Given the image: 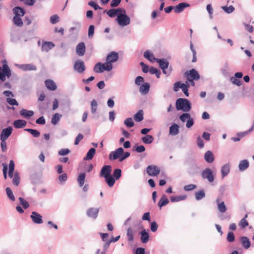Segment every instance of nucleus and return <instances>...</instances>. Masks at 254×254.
Segmentation results:
<instances>
[{"instance_id": "obj_53", "label": "nucleus", "mask_w": 254, "mask_h": 254, "mask_svg": "<svg viewBox=\"0 0 254 254\" xmlns=\"http://www.w3.org/2000/svg\"><path fill=\"white\" fill-rule=\"evenodd\" d=\"M25 130L30 133L34 137H37L40 135V132L37 130L31 128H26Z\"/></svg>"}, {"instance_id": "obj_31", "label": "nucleus", "mask_w": 254, "mask_h": 254, "mask_svg": "<svg viewBox=\"0 0 254 254\" xmlns=\"http://www.w3.org/2000/svg\"><path fill=\"white\" fill-rule=\"evenodd\" d=\"M34 112L32 111H28L26 109H22L20 111V115L24 118H28L34 115Z\"/></svg>"}, {"instance_id": "obj_62", "label": "nucleus", "mask_w": 254, "mask_h": 254, "mask_svg": "<svg viewBox=\"0 0 254 254\" xmlns=\"http://www.w3.org/2000/svg\"><path fill=\"white\" fill-rule=\"evenodd\" d=\"M206 9L209 14V18L210 19H212V18H213L212 14H213V8L210 4H208L207 5Z\"/></svg>"}, {"instance_id": "obj_1", "label": "nucleus", "mask_w": 254, "mask_h": 254, "mask_svg": "<svg viewBox=\"0 0 254 254\" xmlns=\"http://www.w3.org/2000/svg\"><path fill=\"white\" fill-rule=\"evenodd\" d=\"M176 108L178 111L182 110L184 112H188L191 109V103L187 99L179 98L176 102Z\"/></svg>"}, {"instance_id": "obj_26", "label": "nucleus", "mask_w": 254, "mask_h": 254, "mask_svg": "<svg viewBox=\"0 0 254 254\" xmlns=\"http://www.w3.org/2000/svg\"><path fill=\"white\" fill-rule=\"evenodd\" d=\"M149 88L150 84L147 82H145L141 85L139 88V91L142 94L146 95L149 92Z\"/></svg>"}, {"instance_id": "obj_2", "label": "nucleus", "mask_w": 254, "mask_h": 254, "mask_svg": "<svg viewBox=\"0 0 254 254\" xmlns=\"http://www.w3.org/2000/svg\"><path fill=\"white\" fill-rule=\"evenodd\" d=\"M116 20L118 24L121 27H125L128 25L130 23V18L127 15L125 9H123L119 15L117 17Z\"/></svg>"}, {"instance_id": "obj_39", "label": "nucleus", "mask_w": 254, "mask_h": 254, "mask_svg": "<svg viewBox=\"0 0 254 254\" xmlns=\"http://www.w3.org/2000/svg\"><path fill=\"white\" fill-rule=\"evenodd\" d=\"M187 198V196L185 195H180V196H172L170 197L171 202H175L181 200H185Z\"/></svg>"}, {"instance_id": "obj_6", "label": "nucleus", "mask_w": 254, "mask_h": 254, "mask_svg": "<svg viewBox=\"0 0 254 254\" xmlns=\"http://www.w3.org/2000/svg\"><path fill=\"white\" fill-rule=\"evenodd\" d=\"M156 62L159 64L160 67L163 70V73L167 76L171 73L170 70H166L169 66V62L165 59H158Z\"/></svg>"}, {"instance_id": "obj_63", "label": "nucleus", "mask_w": 254, "mask_h": 254, "mask_svg": "<svg viewBox=\"0 0 254 254\" xmlns=\"http://www.w3.org/2000/svg\"><path fill=\"white\" fill-rule=\"evenodd\" d=\"M247 217V215H246L245 217L244 218H243L240 222V225L242 228H245L248 225V223L246 220Z\"/></svg>"}, {"instance_id": "obj_9", "label": "nucleus", "mask_w": 254, "mask_h": 254, "mask_svg": "<svg viewBox=\"0 0 254 254\" xmlns=\"http://www.w3.org/2000/svg\"><path fill=\"white\" fill-rule=\"evenodd\" d=\"M201 176L203 179H207L210 183L213 182L214 180L212 171L209 168H206L201 172Z\"/></svg>"}, {"instance_id": "obj_58", "label": "nucleus", "mask_w": 254, "mask_h": 254, "mask_svg": "<svg viewBox=\"0 0 254 254\" xmlns=\"http://www.w3.org/2000/svg\"><path fill=\"white\" fill-rule=\"evenodd\" d=\"M59 21V16L57 15H53L51 16L50 17V22L52 24L56 23L57 22Z\"/></svg>"}, {"instance_id": "obj_25", "label": "nucleus", "mask_w": 254, "mask_h": 254, "mask_svg": "<svg viewBox=\"0 0 254 254\" xmlns=\"http://www.w3.org/2000/svg\"><path fill=\"white\" fill-rule=\"evenodd\" d=\"M205 160L208 163H212L214 160L213 153L210 151H207L204 156Z\"/></svg>"}, {"instance_id": "obj_11", "label": "nucleus", "mask_w": 254, "mask_h": 254, "mask_svg": "<svg viewBox=\"0 0 254 254\" xmlns=\"http://www.w3.org/2000/svg\"><path fill=\"white\" fill-rule=\"evenodd\" d=\"M124 153V149L122 147L118 148L114 151H112L109 154V158L110 160H116L119 158Z\"/></svg>"}, {"instance_id": "obj_45", "label": "nucleus", "mask_w": 254, "mask_h": 254, "mask_svg": "<svg viewBox=\"0 0 254 254\" xmlns=\"http://www.w3.org/2000/svg\"><path fill=\"white\" fill-rule=\"evenodd\" d=\"M205 196V192L204 190H200L199 191L196 192L195 194V199L197 200H199L202 198H203Z\"/></svg>"}, {"instance_id": "obj_40", "label": "nucleus", "mask_w": 254, "mask_h": 254, "mask_svg": "<svg viewBox=\"0 0 254 254\" xmlns=\"http://www.w3.org/2000/svg\"><path fill=\"white\" fill-rule=\"evenodd\" d=\"M134 119L136 122H140L143 120V113L142 110H139L134 116Z\"/></svg>"}, {"instance_id": "obj_13", "label": "nucleus", "mask_w": 254, "mask_h": 254, "mask_svg": "<svg viewBox=\"0 0 254 254\" xmlns=\"http://www.w3.org/2000/svg\"><path fill=\"white\" fill-rule=\"evenodd\" d=\"M30 218H31L33 223L35 224H39L43 223L42 216L36 212H32L30 215Z\"/></svg>"}, {"instance_id": "obj_20", "label": "nucleus", "mask_w": 254, "mask_h": 254, "mask_svg": "<svg viewBox=\"0 0 254 254\" xmlns=\"http://www.w3.org/2000/svg\"><path fill=\"white\" fill-rule=\"evenodd\" d=\"M123 8H118L117 9H111L108 10L107 12L108 15L110 17H114L115 16L119 15L120 13L121 12V10H123Z\"/></svg>"}, {"instance_id": "obj_28", "label": "nucleus", "mask_w": 254, "mask_h": 254, "mask_svg": "<svg viewBox=\"0 0 254 254\" xmlns=\"http://www.w3.org/2000/svg\"><path fill=\"white\" fill-rule=\"evenodd\" d=\"M140 239L143 243H146L149 240V236L148 233L145 229L142 230L140 233Z\"/></svg>"}, {"instance_id": "obj_14", "label": "nucleus", "mask_w": 254, "mask_h": 254, "mask_svg": "<svg viewBox=\"0 0 254 254\" xmlns=\"http://www.w3.org/2000/svg\"><path fill=\"white\" fill-rule=\"evenodd\" d=\"M112 171V167L110 165L104 166L100 171V176L105 178L109 176Z\"/></svg>"}, {"instance_id": "obj_16", "label": "nucleus", "mask_w": 254, "mask_h": 254, "mask_svg": "<svg viewBox=\"0 0 254 254\" xmlns=\"http://www.w3.org/2000/svg\"><path fill=\"white\" fill-rule=\"evenodd\" d=\"M16 66L24 71L36 70V66L32 64H16Z\"/></svg>"}, {"instance_id": "obj_51", "label": "nucleus", "mask_w": 254, "mask_h": 254, "mask_svg": "<svg viewBox=\"0 0 254 254\" xmlns=\"http://www.w3.org/2000/svg\"><path fill=\"white\" fill-rule=\"evenodd\" d=\"M124 124L128 127H131L134 126V123L131 118H128L124 121Z\"/></svg>"}, {"instance_id": "obj_27", "label": "nucleus", "mask_w": 254, "mask_h": 254, "mask_svg": "<svg viewBox=\"0 0 254 254\" xmlns=\"http://www.w3.org/2000/svg\"><path fill=\"white\" fill-rule=\"evenodd\" d=\"M179 126L174 124L169 128V133L171 135H176L179 133Z\"/></svg>"}, {"instance_id": "obj_35", "label": "nucleus", "mask_w": 254, "mask_h": 254, "mask_svg": "<svg viewBox=\"0 0 254 254\" xmlns=\"http://www.w3.org/2000/svg\"><path fill=\"white\" fill-rule=\"evenodd\" d=\"M241 242L243 246L245 249H249L251 246V242L249 239L246 237H243L241 238Z\"/></svg>"}, {"instance_id": "obj_56", "label": "nucleus", "mask_w": 254, "mask_h": 254, "mask_svg": "<svg viewBox=\"0 0 254 254\" xmlns=\"http://www.w3.org/2000/svg\"><path fill=\"white\" fill-rule=\"evenodd\" d=\"M94 29L95 27L93 25H90L88 29V36L89 38H91L93 37L94 33Z\"/></svg>"}, {"instance_id": "obj_29", "label": "nucleus", "mask_w": 254, "mask_h": 254, "mask_svg": "<svg viewBox=\"0 0 254 254\" xmlns=\"http://www.w3.org/2000/svg\"><path fill=\"white\" fill-rule=\"evenodd\" d=\"M249 166V163L247 160L241 161L239 164V169L241 171L246 170Z\"/></svg>"}, {"instance_id": "obj_8", "label": "nucleus", "mask_w": 254, "mask_h": 254, "mask_svg": "<svg viewBox=\"0 0 254 254\" xmlns=\"http://www.w3.org/2000/svg\"><path fill=\"white\" fill-rule=\"evenodd\" d=\"M146 172L150 176H157L160 173V169L155 165H149L146 168Z\"/></svg>"}, {"instance_id": "obj_5", "label": "nucleus", "mask_w": 254, "mask_h": 254, "mask_svg": "<svg viewBox=\"0 0 254 254\" xmlns=\"http://www.w3.org/2000/svg\"><path fill=\"white\" fill-rule=\"evenodd\" d=\"M119 59V55L117 52H110L106 58V62L105 63L106 64L111 66V70L113 68V66L112 64L113 63H115L118 61Z\"/></svg>"}, {"instance_id": "obj_48", "label": "nucleus", "mask_w": 254, "mask_h": 254, "mask_svg": "<svg viewBox=\"0 0 254 254\" xmlns=\"http://www.w3.org/2000/svg\"><path fill=\"white\" fill-rule=\"evenodd\" d=\"M98 107L97 102L95 100H93L91 103V111L92 114H95L97 111Z\"/></svg>"}, {"instance_id": "obj_3", "label": "nucleus", "mask_w": 254, "mask_h": 254, "mask_svg": "<svg viewBox=\"0 0 254 254\" xmlns=\"http://www.w3.org/2000/svg\"><path fill=\"white\" fill-rule=\"evenodd\" d=\"M2 63V66H0V80L4 81L6 80V77L9 78L11 76V72L6 61H3Z\"/></svg>"}, {"instance_id": "obj_38", "label": "nucleus", "mask_w": 254, "mask_h": 254, "mask_svg": "<svg viewBox=\"0 0 254 254\" xmlns=\"http://www.w3.org/2000/svg\"><path fill=\"white\" fill-rule=\"evenodd\" d=\"M169 203V200L165 195H163L158 202V206L160 208L167 205Z\"/></svg>"}, {"instance_id": "obj_21", "label": "nucleus", "mask_w": 254, "mask_h": 254, "mask_svg": "<svg viewBox=\"0 0 254 254\" xmlns=\"http://www.w3.org/2000/svg\"><path fill=\"white\" fill-rule=\"evenodd\" d=\"M230 168L229 163H226L223 165L221 169V173L222 178H224L230 172Z\"/></svg>"}, {"instance_id": "obj_50", "label": "nucleus", "mask_w": 254, "mask_h": 254, "mask_svg": "<svg viewBox=\"0 0 254 254\" xmlns=\"http://www.w3.org/2000/svg\"><path fill=\"white\" fill-rule=\"evenodd\" d=\"M127 235L128 240L129 241H132L134 239L133 238V231L131 228H129L127 230Z\"/></svg>"}, {"instance_id": "obj_46", "label": "nucleus", "mask_w": 254, "mask_h": 254, "mask_svg": "<svg viewBox=\"0 0 254 254\" xmlns=\"http://www.w3.org/2000/svg\"><path fill=\"white\" fill-rule=\"evenodd\" d=\"M222 9L227 13L230 14L232 13L234 10L235 8L233 5H230L229 6H222Z\"/></svg>"}, {"instance_id": "obj_57", "label": "nucleus", "mask_w": 254, "mask_h": 254, "mask_svg": "<svg viewBox=\"0 0 254 254\" xmlns=\"http://www.w3.org/2000/svg\"><path fill=\"white\" fill-rule=\"evenodd\" d=\"M19 200L20 201V204L23 206V207L26 209L29 206V203L25 200L22 197H19Z\"/></svg>"}, {"instance_id": "obj_12", "label": "nucleus", "mask_w": 254, "mask_h": 254, "mask_svg": "<svg viewBox=\"0 0 254 254\" xmlns=\"http://www.w3.org/2000/svg\"><path fill=\"white\" fill-rule=\"evenodd\" d=\"M12 131V128L10 127L3 129L0 135V140H6L9 136L11 135Z\"/></svg>"}, {"instance_id": "obj_49", "label": "nucleus", "mask_w": 254, "mask_h": 254, "mask_svg": "<svg viewBox=\"0 0 254 254\" xmlns=\"http://www.w3.org/2000/svg\"><path fill=\"white\" fill-rule=\"evenodd\" d=\"M149 72L152 74H155V75L156 76V77L157 78L160 77V75L161 74V72L157 68H155V67H151L149 69Z\"/></svg>"}, {"instance_id": "obj_18", "label": "nucleus", "mask_w": 254, "mask_h": 254, "mask_svg": "<svg viewBox=\"0 0 254 254\" xmlns=\"http://www.w3.org/2000/svg\"><path fill=\"white\" fill-rule=\"evenodd\" d=\"M190 6V4L189 3L186 2H181L179 3L177 5H176L174 8V11L176 13H179L182 12L186 7H188Z\"/></svg>"}, {"instance_id": "obj_54", "label": "nucleus", "mask_w": 254, "mask_h": 254, "mask_svg": "<svg viewBox=\"0 0 254 254\" xmlns=\"http://www.w3.org/2000/svg\"><path fill=\"white\" fill-rule=\"evenodd\" d=\"M20 178L19 177L17 172H15L13 175V178L12 180L13 183L15 186H17L19 184Z\"/></svg>"}, {"instance_id": "obj_60", "label": "nucleus", "mask_w": 254, "mask_h": 254, "mask_svg": "<svg viewBox=\"0 0 254 254\" xmlns=\"http://www.w3.org/2000/svg\"><path fill=\"white\" fill-rule=\"evenodd\" d=\"M70 152V150L67 148L62 149L59 151L58 154L61 156H65Z\"/></svg>"}, {"instance_id": "obj_17", "label": "nucleus", "mask_w": 254, "mask_h": 254, "mask_svg": "<svg viewBox=\"0 0 254 254\" xmlns=\"http://www.w3.org/2000/svg\"><path fill=\"white\" fill-rule=\"evenodd\" d=\"M216 202L217 205V208L221 213H224L227 210V207L224 201H220V198H217L216 199Z\"/></svg>"}, {"instance_id": "obj_55", "label": "nucleus", "mask_w": 254, "mask_h": 254, "mask_svg": "<svg viewBox=\"0 0 254 254\" xmlns=\"http://www.w3.org/2000/svg\"><path fill=\"white\" fill-rule=\"evenodd\" d=\"M254 129V127L253 126L249 130L244 131V132H241L237 133V135L240 137V138L247 135L248 134H249L251 131H253Z\"/></svg>"}, {"instance_id": "obj_33", "label": "nucleus", "mask_w": 254, "mask_h": 254, "mask_svg": "<svg viewBox=\"0 0 254 254\" xmlns=\"http://www.w3.org/2000/svg\"><path fill=\"white\" fill-rule=\"evenodd\" d=\"M96 150L94 148H91L89 149V150L88 151L86 157L84 158L85 160H91L94 155L95 154Z\"/></svg>"}, {"instance_id": "obj_61", "label": "nucleus", "mask_w": 254, "mask_h": 254, "mask_svg": "<svg viewBox=\"0 0 254 254\" xmlns=\"http://www.w3.org/2000/svg\"><path fill=\"white\" fill-rule=\"evenodd\" d=\"M196 188V185H193V184H190V185L185 186L184 187V189L186 191H190V190H194Z\"/></svg>"}, {"instance_id": "obj_59", "label": "nucleus", "mask_w": 254, "mask_h": 254, "mask_svg": "<svg viewBox=\"0 0 254 254\" xmlns=\"http://www.w3.org/2000/svg\"><path fill=\"white\" fill-rule=\"evenodd\" d=\"M144 82V78L140 76H137L135 79V84L137 85H140L141 83Z\"/></svg>"}, {"instance_id": "obj_43", "label": "nucleus", "mask_w": 254, "mask_h": 254, "mask_svg": "<svg viewBox=\"0 0 254 254\" xmlns=\"http://www.w3.org/2000/svg\"><path fill=\"white\" fill-rule=\"evenodd\" d=\"M190 86L188 82H187L186 83H182V86H181V88L182 91L184 92L185 95L188 97L189 96V92H188V88Z\"/></svg>"}, {"instance_id": "obj_44", "label": "nucleus", "mask_w": 254, "mask_h": 254, "mask_svg": "<svg viewBox=\"0 0 254 254\" xmlns=\"http://www.w3.org/2000/svg\"><path fill=\"white\" fill-rule=\"evenodd\" d=\"M121 174H122V171L120 169H116L114 171L112 176H113V177L115 180H118L121 178Z\"/></svg>"}, {"instance_id": "obj_4", "label": "nucleus", "mask_w": 254, "mask_h": 254, "mask_svg": "<svg viewBox=\"0 0 254 254\" xmlns=\"http://www.w3.org/2000/svg\"><path fill=\"white\" fill-rule=\"evenodd\" d=\"M93 70L96 73H102L104 71H110L111 66L109 65H108L105 63L104 64L98 63L95 65Z\"/></svg>"}, {"instance_id": "obj_15", "label": "nucleus", "mask_w": 254, "mask_h": 254, "mask_svg": "<svg viewBox=\"0 0 254 254\" xmlns=\"http://www.w3.org/2000/svg\"><path fill=\"white\" fill-rule=\"evenodd\" d=\"M85 45L83 42L79 43L76 46V52L79 56H83L85 53Z\"/></svg>"}, {"instance_id": "obj_10", "label": "nucleus", "mask_w": 254, "mask_h": 254, "mask_svg": "<svg viewBox=\"0 0 254 254\" xmlns=\"http://www.w3.org/2000/svg\"><path fill=\"white\" fill-rule=\"evenodd\" d=\"M185 75L186 76L187 80H197L199 79V73L194 69H192L190 70L189 72H186Z\"/></svg>"}, {"instance_id": "obj_19", "label": "nucleus", "mask_w": 254, "mask_h": 254, "mask_svg": "<svg viewBox=\"0 0 254 254\" xmlns=\"http://www.w3.org/2000/svg\"><path fill=\"white\" fill-rule=\"evenodd\" d=\"M99 212V209L90 208L87 211V214L89 217L94 219H96L97 217Z\"/></svg>"}, {"instance_id": "obj_22", "label": "nucleus", "mask_w": 254, "mask_h": 254, "mask_svg": "<svg viewBox=\"0 0 254 254\" xmlns=\"http://www.w3.org/2000/svg\"><path fill=\"white\" fill-rule=\"evenodd\" d=\"M143 56L145 59H147L151 62H154L155 61L156 62L157 60H158V59L154 57L153 54L148 50L144 52Z\"/></svg>"}, {"instance_id": "obj_23", "label": "nucleus", "mask_w": 254, "mask_h": 254, "mask_svg": "<svg viewBox=\"0 0 254 254\" xmlns=\"http://www.w3.org/2000/svg\"><path fill=\"white\" fill-rule=\"evenodd\" d=\"M45 85L47 88L50 90L55 91L57 89V86L56 83L51 79L46 80L45 81Z\"/></svg>"}, {"instance_id": "obj_36", "label": "nucleus", "mask_w": 254, "mask_h": 254, "mask_svg": "<svg viewBox=\"0 0 254 254\" xmlns=\"http://www.w3.org/2000/svg\"><path fill=\"white\" fill-rule=\"evenodd\" d=\"M13 22L15 25L20 27H22L23 24L21 17H18L17 16H14L13 18Z\"/></svg>"}, {"instance_id": "obj_7", "label": "nucleus", "mask_w": 254, "mask_h": 254, "mask_svg": "<svg viewBox=\"0 0 254 254\" xmlns=\"http://www.w3.org/2000/svg\"><path fill=\"white\" fill-rule=\"evenodd\" d=\"M73 69L78 73H82L85 70V66L83 61L76 60L73 65Z\"/></svg>"}, {"instance_id": "obj_37", "label": "nucleus", "mask_w": 254, "mask_h": 254, "mask_svg": "<svg viewBox=\"0 0 254 254\" xmlns=\"http://www.w3.org/2000/svg\"><path fill=\"white\" fill-rule=\"evenodd\" d=\"M85 178V174L84 173H80L77 177V182L80 187H83L84 184Z\"/></svg>"}, {"instance_id": "obj_42", "label": "nucleus", "mask_w": 254, "mask_h": 254, "mask_svg": "<svg viewBox=\"0 0 254 254\" xmlns=\"http://www.w3.org/2000/svg\"><path fill=\"white\" fill-rule=\"evenodd\" d=\"M105 181L108 186L110 187H113L115 183V179L113 177V176L110 175L107 178H105Z\"/></svg>"}, {"instance_id": "obj_30", "label": "nucleus", "mask_w": 254, "mask_h": 254, "mask_svg": "<svg viewBox=\"0 0 254 254\" xmlns=\"http://www.w3.org/2000/svg\"><path fill=\"white\" fill-rule=\"evenodd\" d=\"M13 11L14 14V16H17L18 17H22L25 14L24 10L18 6L14 7L13 9Z\"/></svg>"}, {"instance_id": "obj_52", "label": "nucleus", "mask_w": 254, "mask_h": 254, "mask_svg": "<svg viewBox=\"0 0 254 254\" xmlns=\"http://www.w3.org/2000/svg\"><path fill=\"white\" fill-rule=\"evenodd\" d=\"M190 118H191L190 115L189 113H185L183 114L182 115H181L180 116V120L182 122H185L186 121H187Z\"/></svg>"}, {"instance_id": "obj_41", "label": "nucleus", "mask_w": 254, "mask_h": 254, "mask_svg": "<svg viewBox=\"0 0 254 254\" xmlns=\"http://www.w3.org/2000/svg\"><path fill=\"white\" fill-rule=\"evenodd\" d=\"M142 141L145 144H150L153 141V137L151 135H147L142 138Z\"/></svg>"}, {"instance_id": "obj_24", "label": "nucleus", "mask_w": 254, "mask_h": 254, "mask_svg": "<svg viewBox=\"0 0 254 254\" xmlns=\"http://www.w3.org/2000/svg\"><path fill=\"white\" fill-rule=\"evenodd\" d=\"M55 46L54 44L51 42H45L42 46V50L44 52H48Z\"/></svg>"}, {"instance_id": "obj_32", "label": "nucleus", "mask_w": 254, "mask_h": 254, "mask_svg": "<svg viewBox=\"0 0 254 254\" xmlns=\"http://www.w3.org/2000/svg\"><path fill=\"white\" fill-rule=\"evenodd\" d=\"M26 125V122L22 120H17L13 122V126L16 128L24 127Z\"/></svg>"}, {"instance_id": "obj_64", "label": "nucleus", "mask_w": 254, "mask_h": 254, "mask_svg": "<svg viewBox=\"0 0 254 254\" xmlns=\"http://www.w3.org/2000/svg\"><path fill=\"white\" fill-rule=\"evenodd\" d=\"M67 175L65 173H64L60 175L59 177V180L61 183H64L67 180Z\"/></svg>"}, {"instance_id": "obj_34", "label": "nucleus", "mask_w": 254, "mask_h": 254, "mask_svg": "<svg viewBox=\"0 0 254 254\" xmlns=\"http://www.w3.org/2000/svg\"><path fill=\"white\" fill-rule=\"evenodd\" d=\"M62 116V115L59 113L54 114L52 117L51 123L54 125H57Z\"/></svg>"}, {"instance_id": "obj_47", "label": "nucleus", "mask_w": 254, "mask_h": 254, "mask_svg": "<svg viewBox=\"0 0 254 254\" xmlns=\"http://www.w3.org/2000/svg\"><path fill=\"white\" fill-rule=\"evenodd\" d=\"M6 194L8 196V197L12 201L15 200V197L14 195L9 188H6L5 189Z\"/></svg>"}]
</instances>
